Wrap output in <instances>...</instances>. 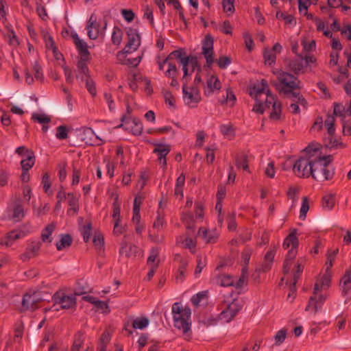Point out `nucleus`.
Instances as JSON below:
<instances>
[{"instance_id":"f257e3e1","label":"nucleus","mask_w":351,"mask_h":351,"mask_svg":"<svg viewBox=\"0 0 351 351\" xmlns=\"http://www.w3.org/2000/svg\"><path fill=\"white\" fill-rule=\"evenodd\" d=\"M315 162L311 164L313 169L311 176L318 182L330 180L334 176V169L331 165L333 157L331 155L321 156L320 152L316 149Z\"/></svg>"},{"instance_id":"f03ea898","label":"nucleus","mask_w":351,"mask_h":351,"mask_svg":"<svg viewBox=\"0 0 351 351\" xmlns=\"http://www.w3.org/2000/svg\"><path fill=\"white\" fill-rule=\"evenodd\" d=\"M172 315L174 326L181 330L186 337L191 335V311L189 307H184L181 303L175 302L172 306Z\"/></svg>"},{"instance_id":"7ed1b4c3","label":"nucleus","mask_w":351,"mask_h":351,"mask_svg":"<svg viewBox=\"0 0 351 351\" xmlns=\"http://www.w3.org/2000/svg\"><path fill=\"white\" fill-rule=\"evenodd\" d=\"M169 60L174 62L177 60L180 62L182 66V71L184 72L183 78H185L188 75H191L196 69L198 71H200V66L198 64L197 58L192 56H186V53L183 49H180L172 51L167 58H165L166 62Z\"/></svg>"},{"instance_id":"20e7f679","label":"nucleus","mask_w":351,"mask_h":351,"mask_svg":"<svg viewBox=\"0 0 351 351\" xmlns=\"http://www.w3.org/2000/svg\"><path fill=\"white\" fill-rule=\"evenodd\" d=\"M304 155L300 157L293 166L294 174L298 178H309L312 174L313 167L311 164L315 162L316 157V149L311 150L308 147L304 149Z\"/></svg>"},{"instance_id":"39448f33","label":"nucleus","mask_w":351,"mask_h":351,"mask_svg":"<svg viewBox=\"0 0 351 351\" xmlns=\"http://www.w3.org/2000/svg\"><path fill=\"white\" fill-rule=\"evenodd\" d=\"M249 94L256 101V104L254 106L252 110L256 113L263 114L264 102H263V97H265V99L267 95H271L267 80L263 79L261 82L254 84L250 88Z\"/></svg>"},{"instance_id":"423d86ee","label":"nucleus","mask_w":351,"mask_h":351,"mask_svg":"<svg viewBox=\"0 0 351 351\" xmlns=\"http://www.w3.org/2000/svg\"><path fill=\"white\" fill-rule=\"evenodd\" d=\"M84 292L75 291L73 295H65L62 292H56L52 297L53 304L50 308H45V311H58L62 309H69L76 305V295H82Z\"/></svg>"},{"instance_id":"0eeeda50","label":"nucleus","mask_w":351,"mask_h":351,"mask_svg":"<svg viewBox=\"0 0 351 351\" xmlns=\"http://www.w3.org/2000/svg\"><path fill=\"white\" fill-rule=\"evenodd\" d=\"M277 78L279 82L280 92L285 95H291L293 92L301 88L300 80L288 72H278Z\"/></svg>"},{"instance_id":"6e6552de","label":"nucleus","mask_w":351,"mask_h":351,"mask_svg":"<svg viewBox=\"0 0 351 351\" xmlns=\"http://www.w3.org/2000/svg\"><path fill=\"white\" fill-rule=\"evenodd\" d=\"M265 109L271 110L269 119L274 121L282 119V105L274 95H267L264 101V111Z\"/></svg>"},{"instance_id":"1a4fd4ad","label":"nucleus","mask_w":351,"mask_h":351,"mask_svg":"<svg viewBox=\"0 0 351 351\" xmlns=\"http://www.w3.org/2000/svg\"><path fill=\"white\" fill-rule=\"evenodd\" d=\"M157 64L158 66V69L160 71H163L165 69V66H167V69L164 71V74L168 78L171 79V86H176L178 85V82L176 79V76L178 73V70L177 69L176 63L174 61L169 60L168 62L165 61V58L161 59L160 57L157 58Z\"/></svg>"},{"instance_id":"9d476101","label":"nucleus","mask_w":351,"mask_h":351,"mask_svg":"<svg viewBox=\"0 0 351 351\" xmlns=\"http://www.w3.org/2000/svg\"><path fill=\"white\" fill-rule=\"evenodd\" d=\"M319 290V282H315L314 286V291L313 295L310 298L308 304L306 307V311L311 308L314 313H316L319 309L322 308V306L325 302L327 295L326 294L320 293Z\"/></svg>"},{"instance_id":"9b49d317","label":"nucleus","mask_w":351,"mask_h":351,"mask_svg":"<svg viewBox=\"0 0 351 351\" xmlns=\"http://www.w3.org/2000/svg\"><path fill=\"white\" fill-rule=\"evenodd\" d=\"M43 300L39 293L29 292L24 294L21 302V311H34L38 308L40 302Z\"/></svg>"},{"instance_id":"f8f14e48","label":"nucleus","mask_w":351,"mask_h":351,"mask_svg":"<svg viewBox=\"0 0 351 351\" xmlns=\"http://www.w3.org/2000/svg\"><path fill=\"white\" fill-rule=\"evenodd\" d=\"M183 99L185 104L190 107H196L201 101V96L197 88L188 87L186 84L182 87Z\"/></svg>"},{"instance_id":"ddd939ff","label":"nucleus","mask_w":351,"mask_h":351,"mask_svg":"<svg viewBox=\"0 0 351 351\" xmlns=\"http://www.w3.org/2000/svg\"><path fill=\"white\" fill-rule=\"evenodd\" d=\"M128 42L123 49V53H130L136 51L140 45V36L135 29L130 28L127 31Z\"/></svg>"},{"instance_id":"4468645a","label":"nucleus","mask_w":351,"mask_h":351,"mask_svg":"<svg viewBox=\"0 0 351 351\" xmlns=\"http://www.w3.org/2000/svg\"><path fill=\"white\" fill-rule=\"evenodd\" d=\"M194 232H189V234L186 232L184 235L180 236L177 239V243L182 245L183 247L189 249L190 252L194 254L196 251L197 241L196 238L193 237L192 235Z\"/></svg>"},{"instance_id":"2eb2a0df","label":"nucleus","mask_w":351,"mask_h":351,"mask_svg":"<svg viewBox=\"0 0 351 351\" xmlns=\"http://www.w3.org/2000/svg\"><path fill=\"white\" fill-rule=\"evenodd\" d=\"M239 311L237 302H232L219 314V319L226 323L230 322Z\"/></svg>"},{"instance_id":"dca6fc26","label":"nucleus","mask_w":351,"mask_h":351,"mask_svg":"<svg viewBox=\"0 0 351 351\" xmlns=\"http://www.w3.org/2000/svg\"><path fill=\"white\" fill-rule=\"evenodd\" d=\"M287 66L295 75L304 73L306 67L304 63L303 55L298 54L296 58L289 60Z\"/></svg>"},{"instance_id":"f3484780","label":"nucleus","mask_w":351,"mask_h":351,"mask_svg":"<svg viewBox=\"0 0 351 351\" xmlns=\"http://www.w3.org/2000/svg\"><path fill=\"white\" fill-rule=\"evenodd\" d=\"M202 53L208 66L213 63V39L209 36H206L203 41Z\"/></svg>"},{"instance_id":"a211bd4d","label":"nucleus","mask_w":351,"mask_h":351,"mask_svg":"<svg viewBox=\"0 0 351 351\" xmlns=\"http://www.w3.org/2000/svg\"><path fill=\"white\" fill-rule=\"evenodd\" d=\"M171 147L169 145L158 143L155 145L153 152L158 156V160L162 165L163 169L167 167L166 156L170 152Z\"/></svg>"},{"instance_id":"6ab92c4d","label":"nucleus","mask_w":351,"mask_h":351,"mask_svg":"<svg viewBox=\"0 0 351 351\" xmlns=\"http://www.w3.org/2000/svg\"><path fill=\"white\" fill-rule=\"evenodd\" d=\"M86 29L88 31V36L91 40L97 39L99 34H101L99 24L97 22V19L94 14L90 15L88 21Z\"/></svg>"},{"instance_id":"aec40b11","label":"nucleus","mask_w":351,"mask_h":351,"mask_svg":"<svg viewBox=\"0 0 351 351\" xmlns=\"http://www.w3.org/2000/svg\"><path fill=\"white\" fill-rule=\"evenodd\" d=\"M221 87V82L219 78L216 75H212L209 76L206 80V86L204 89V94L206 96H210L215 91L219 90Z\"/></svg>"},{"instance_id":"412c9836","label":"nucleus","mask_w":351,"mask_h":351,"mask_svg":"<svg viewBox=\"0 0 351 351\" xmlns=\"http://www.w3.org/2000/svg\"><path fill=\"white\" fill-rule=\"evenodd\" d=\"M40 248V243L39 241H32L28 245L25 252L21 255V259L25 262L36 256Z\"/></svg>"},{"instance_id":"4be33fe9","label":"nucleus","mask_w":351,"mask_h":351,"mask_svg":"<svg viewBox=\"0 0 351 351\" xmlns=\"http://www.w3.org/2000/svg\"><path fill=\"white\" fill-rule=\"evenodd\" d=\"M90 56H79L77 62V69L79 74H77V77H80L82 80H84V77L89 75L87 62L90 60Z\"/></svg>"},{"instance_id":"5701e85b","label":"nucleus","mask_w":351,"mask_h":351,"mask_svg":"<svg viewBox=\"0 0 351 351\" xmlns=\"http://www.w3.org/2000/svg\"><path fill=\"white\" fill-rule=\"evenodd\" d=\"M181 220L182 223L184 224L187 232L189 234V232H195V217H194L193 215L191 212H186L183 213L181 217Z\"/></svg>"},{"instance_id":"b1692460","label":"nucleus","mask_w":351,"mask_h":351,"mask_svg":"<svg viewBox=\"0 0 351 351\" xmlns=\"http://www.w3.org/2000/svg\"><path fill=\"white\" fill-rule=\"evenodd\" d=\"M72 38L78 51L79 56H90L86 43L81 40L77 34H72Z\"/></svg>"},{"instance_id":"393cba45","label":"nucleus","mask_w":351,"mask_h":351,"mask_svg":"<svg viewBox=\"0 0 351 351\" xmlns=\"http://www.w3.org/2000/svg\"><path fill=\"white\" fill-rule=\"evenodd\" d=\"M24 236V234L18 230L10 232L5 237L0 239V244L5 246H10L14 241Z\"/></svg>"},{"instance_id":"a878e982","label":"nucleus","mask_w":351,"mask_h":351,"mask_svg":"<svg viewBox=\"0 0 351 351\" xmlns=\"http://www.w3.org/2000/svg\"><path fill=\"white\" fill-rule=\"evenodd\" d=\"M68 204L69 208L67 210V214L70 215H75L79 210V198L77 197L73 193H67Z\"/></svg>"},{"instance_id":"bb28decb","label":"nucleus","mask_w":351,"mask_h":351,"mask_svg":"<svg viewBox=\"0 0 351 351\" xmlns=\"http://www.w3.org/2000/svg\"><path fill=\"white\" fill-rule=\"evenodd\" d=\"M198 234L200 235L206 243H214L218 239V233L215 230H208L200 228L198 230Z\"/></svg>"},{"instance_id":"cd10ccee","label":"nucleus","mask_w":351,"mask_h":351,"mask_svg":"<svg viewBox=\"0 0 351 351\" xmlns=\"http://www.w3.org/2000/svg\"><path fill=\"white\" fill-rule=\"evenodd\" d=\"M138 251V247L132 243H128L124 241L121 243V247L119 250V253L121 255H125L127 257L135 256Z\"/></svg>"},{"instance_id":"c85d7f7f","label":"nucleus","mask_w":351,"mask_h":351,"mask_svg":"<svg viewBox=\"0 0 351 351\" xmlns=\"http://www.w3.org/2000/svg\"><path fill=\"white\" fill-rule=\"evenodd\" d=\"M21 161L23 170L29 171L35 163V156L31 149L26 150L25 157Z\"/></svg>"},{"instance_id":"c756f323","label":"nucleus","mask_w":351,"mask_h":351,"mask_svg":"<svg viewBox=\"0 0 351 351\" xmlns=\"http://www.w3.org/2000/svg\"><path fill=\"white\" fill-rule=\"evenodd\" d=\"M126 130H130L134 135H140L142 133L143 127L142 122L138 119H132L127 122Z\"/></svg>"},{"instance_id":"7c9ffc66","label":"nucleus","mask_w":351,"mask_h":351,"mask_svg":"<svg viewBox=\"0 0 351 351\" xmlns=\"http://www.w3.org/2000/svg\"><path fill=\"white\" fill-rule=\"evenodd\" d=\"M219 320V315L214 316L210 313H206L199 317V322L207 327L216 325Z\"/></svg>"},{"instance_id":"2f4dec72","label":"nucleus","mask_w":351,"mask_h":351,"mask_svg":"<svg viewBox=\"0 0 351 351\" xmlns=\"http://www.w3.org/2000/svg\"><path fill=\"white\" fill-rule=\"evenodd\" d=\"M298 246V239L296 237V231L291 232L285 239L283 242V247L288 249H297Z\"/></svg>"},{"instance_id":"473e14b6","label":"nucleus","mask_w":351,"mask_h":351,"mask_svg":"<svg viewBox=\"0 0 351 351\" xmlns=\"http://www.w3.org/2000/svg\"><path fill=\"white\" fill-rule=\"evenodd\" d=\"M333 107L334 114L337 117H340L341 119L342 122L344 121V119L346 117H349L348 109L346 108L342 104L334 103Z\"/></svg>"},{"instance_id":"72a5a7b5","label":"nucleus","mask_w":351,"mask_h":351,"mask_svg":"<svg viewBox=\"0 0 351 351\" xmlns=\"http://www.w3.org/2000/svg\"><path fill=\"white\" fill-rule=\"evenodd\" d=\"M297 254V249H290L287 255L286 260L284 262L283 269L285 273H288L291 269L292 261L294 260Z\"/></svg>"},{"instance_id":"f704fd0d","label":"nucleus","mask_w":351,"mask_h":351,"mask_svg":"<svg viewBox=\"0 0 351 351\" xmlns=\"http://www.w3.org/2000/svg\"><path fill=\"white\" fill-rule=\"evenodd\" d=\"M84 335L79 331L75 335L73 338V345L71 348V351H80L84 341Z\"/></svg>"},{"instance_id":"c9c22d12","label":"nucleus","mask_w":351,"mask_h":351,"mask_svg":"<svg viewBox=\"0 0 351 351\" xmlns=\"http://www.w3.org/2000/svg\"><path fill=\"white\" fill-rule=\"evenodd\" d=\"M110 335L108 332L105 331L101 336L97 351H107L106 346L110 341Z\"/></svg>"},{"instance_id":"e433bc0d","label":"nucleus","mask_w":351,"mask_h":351,"mask_svg":"<svg viewBox=\"0 0 351 351\" xmlns=\"http://www.w3.org/2000/svg\"><path fill=\"white\" fill-rule=\"evenodd\" d=\"M73 239L69 234H62L60 241L56 243V248L60 251L66 247H69L72 244Z\"/></svg>"},{"instance_id":"4c0bfd02","label":"nucleus","mask_w":351,"mask_h":351,"mask_svg":"<svg viewBox=\"0 0 351 351\" xmlns=\"http://www.w3.org/2000/svg\"><path fill=\"white\" fill-rule=\"evenodd\" d=\"M335 204V197L333 194H326L322 197V206L324 209L331 210Z\"/></svg>"},{"instance_id":"58836bf2","label":"nucleus","mask_w":351,"mask_h":351,"mask_svg":"<svg viewBox=\"0 0 351 351\" xmlns=\"http://www.w3.org/2000/svg\"><path fill=\"white\" fill-rule=\"evenodd\" d=\"M326 146L330 149H343L346 147V145L341 141L339 139L335 138L333 136H330L328 142L326 143Z\"/></svg>"},{"instance_id":"ea45409f","label":"nucleus","mask_w":351,"mask_h":351,"mask_svg":"<svg viewBox=\"0 0 351 351\" xmlns=\"http://www.w3.org/2000/svg\"><path fill=\"white\" fill-rule=\"evenodd\" d=\"M217 283L221 287H229L234 285V280L231 276L223 274L217 277Z\"/></svg>"},{"instance_id":"a19ab883","label":"nucleus","mask_w":351,"mask_h":351,"mask_svg":"<svg viewBox=\"0 0 351 351\" xmlns=\"http://www.w3.org/2000/svg\"><path fill=\"white\" fill-rule=\"evenodd\" d=\"M236 166L238 169L249 171L248 158L246 155H241L236 158Z\"/></svg>"},{"instance_id":"79ce46f5","label":"nucleus","mask_w":351,"mask_h":351,"mask_svg":"<svg viewBox=\"0 0 351 351\" xmlns=\"http://www.w3.org/2000/svg\"><path fill=\"white\" fill-rule=\"evenodd\" d=\"M149 322V319L147 317H137L133 321L132 327L135 329L143 330L148 326Z\"/></svg>"},{"instance_id":"37998d69","label":"nucleus","mask_w":351,"mask_h":351,"mask_svg":"<svg viewBox=\"0 0 351 351\" xmlns=\"http://www.w3.org/2000/svg\"><path fill=\"white\" fill-rule=\"evenodd\" d=\"M325 126L327 128L329 136L334 134L335 128V117L333 115L328 114L324 121Z\"/></svg>"},{"instance_id":"c03bdc74","label":"nucleus","mask_w":351,"mask_h":351,"mask_svg":"<svg viewBox=\"0 0 351 351\" xmlns=\"http://www.w3.org/2000/svg\"><path fill=\"white\" fill-rule=\"evenodd\" d=\"M123 32L122 30L115 26L113 29L112 34V42L115 45H119L122 41Z\"/></svg>"},{"instance_id":"a18cd8bd","label":"nucleus","mask_w":351,"mask_h":351,"mask_svg":"<svg viewBox=\"0 0 351 351\" xmlns=\"http://www.w3.org/2000/svg\"><path fill=\"white\" fill-rule=\"evenodd\" d=\"M93 304L96 307L97 311H101L103 313L108 314L110 311L109 306L106 302H104L96 298Z\"/></svg>"},{"instance_id":"49530a36","label":"nucleus","mask_w":351,"mask_h":351,"mask_svg":"<svg viewBox=\"0 0 351 351\" xmlns=\"http://www.w3.org/2000/svg\"><path fill=\"white\" fill-rule=\"evenodd\" d=\"M316 282H319V290L327 289L330 285V275L328 271H326V274Z\"/></svg>"},{"instance_id":"de8ad7c7","label":"nucleus","mask_w":351,"mask_h":351,"mask_svg":"<svg viewBox=\"0 0 351 351\" xmlns=\"http://www.w3.org/2000/svg\"><path fill=\"white\" fill-rule=\"evenodd\" d=\"M263 57L265 63L268 65H271L276 60V53L272 50H270V49H265L264 50Z\"/></svg>"},{"instance_id":"09e8293b","label":"nucleus","mask_w":351,"mask_h":351,"mask_svg":"<svg viewBox=\"0 0 351 351\" xmlns=\"http://www.w3.org/2000/svg\"><path fill=\"white\" fill-rule=\"evenodd\" d=\"M55 229V226L52 223L47 225L42 231L41 239L43 242H46L49 241L51 242V240L49 239L50 236Z\"/></svg>"},{"instance_id":"8fccbe9b","label":"nucleus","mask_w":351,"mask_h":351,"mask_svg":"<svg viewBox=\"0 0 351 351\" xmlns=\"http://www.w3.org/2000/svg\"><path fill=\"white\" fill-rule=\"evenodd\" d=\"M24 217V208L21 204H17L13 208L12 218L20 221Z\"/></svg>"},{"instance_id":"3c124183","label":"nucleus","mask_w":351,"mask_h":351,"mask_svg":"<svg viewBox=\"0 0 351 351\" xmlns=\"http://www.w3.org/2000/svg\"><path fill=\"white\" fill-rule=\"evenodd\" d=\"M84 80H85L86 88H87L88 91L92 96H95L97 94V90L93 80L90 78L89 75H88V77H84Z\"/></svg>"},{"instance_id":"603ef678","label":"nucleus","mask_w":351,"mask_h":351,"mask_svg":"<svg viewBox=\"0 0 351 351\" xmlns=\"http://www.w3.org/2000/svg\"><path fill=\"white\" fill-rule=\"evenodd\" d=\"M159 254V249L158 247H152L150 250V254L147 258V265H153L154 263L157 261V263L158 264L159 260L157 259Z\"/></svg>"},{"instance_id":"864d4df0","label":"nucleus","mask_w":351,"mask_h":351,"mask_svg":"<svg viewBox=\"0 0 351 351\" xmlns=\"http://www.w3.org/2000/svg\"><path fill=\"white\" fill-rule=\"evenodd\" d=\"M8 6L6 0H0V21L5 23L7 21Z\"/></svg>"},{"instance_id":"5fc2aeb1","label":"nucleus","mask_w":351,"mask_h":351,"mask_svg":"<svg viewBox=\"0 0 351 351\" xmlns=\"http://www.w3.org/2000/svg\"><path fill=\"white\" fill-rule=\"evenodd\" d=\"M82 234L83 236V239L85 243H88L90 241L91 234H92V224L91 223H88L86 225L84 226L82 229Z\"/></svg>"},{"instance_id":"6e6d98bb","label":"nucleus","mask_w":351,"mask_h":351,"mask_svg":"<svg viewBox=\"0 0 351 351\" xmlns=\"http://www.w3.org/2000/svg\"><path fill=\"white\" fill-rule=\"evenodd\" d=\"M165 223V215L157 214V217L154 222L152 229L156 230V231L158 232L163 228Z\"/></svg>"},{"instance_id":"4d7b16f0","label":"nucleus","mask_w":351,"mask_h":351,"mask_svg":"<svg viewBox=\"0 0 351 351\" xmlns=\"http://www.w3.org/2000/svg\"><path fill=\"white\" fill-rule=\"evenodd\" d=\"M46 342H49V345L53 342H60V341H56L55 335L53 330H48L45 332L43 340L40 343V346H44Z\"/></svg>"},{"instance_id":"13d9d810","label":"nucleus","mask_w":351,"mask_h":351,"mask_svg":"<svg viewBox=\"0 0 351 351\" xmlns=\"http://www.w3.org/2000/svg\"><path fill=\"white\" fill-rule=\"evenodd\" d=\"M207 296V291H201L192 296L191 301L195 306H198L200 302L206 298Z\"/></svg>"},{"instance_id":"bf43d9fd","label":"nucleus","mask_w":351,"mask_h":351,"mask_svg":"<svg viewBox=\"0 0 351 351\" xmlns=\"http://www.w3.org/2000/svg\"><path fill=\"white\" fill-rule=\"evenodd\" d=\"M93 244L97 250H101L104 245V239L101 234L97 233L93 239Z\"/></svg>"},{"instance_id":"052dcab7","label":"nucleus","mask_w":351,"mask_h":351,"mask_svg":"<svg viewBox=\"0 0 351 351\" xmlns=\"http://www.w3.org/2000/svg\"><path fill=\"white\" fill-rule=\"evenodd\" d=\"M300 189L297 186H291L287 193V197L292 199L294 202L298 199V194L299 193Z\"/></svg>"},{"instance_id":"680f3d73","label":"nucleus","mask_w":351,"mask_h":351,"mask_svg":"<svg viewBox=\"0 0 351 351\" xmlns=\"http://www.w3.org/2000/svg\"><path fill=\"white\" fill-rule=\"evenodd\" d=\"M287 337V330L281 329L274 336L275 345L279 346L284 342Z\"/></svg>"},{"instance_id":"e2e57ef3","label":"nucleus","mask_w":351,"mask_h":351,"mask_svg":"<svg viewBox=\"0 0 351 351\" xmlns=\"http://www.w3.org/2000/svg\"><path fill=\"white\" fill-rule=\"evenodd\" d=\"M226 220L228 221V228L230 231H234L237 228V223L235 219V214L234 213H229L227 215Z\"/></svg>"},{"instance_id":"0e129e2a","label":"nucleus","mask_w":351,"mask_h":351,"mask_svg":"<svg viewBox=\"0 0 351 351\" xmlns=\"http://www.w3.org/2000/svg\"><path fill=\"white\" fill-rule=\"evenodd\" d=\"M197 264L194 274L196 276H197L202 272V269L206 266V258L202 257V256H197Z\"/></svg>"},{"instance_id":"69168bd1","label":"nucleus","mask_w":351,"mask_h":351,"mask_svg":"<svg viewBox=\"0 0 351 351\" xmlns=\"http://www.w3.org/2000/svg\"><path fill=\"white\" fill-rule=\"evenodd\" d=\"M7 38L8 40V43L10 45L17 46L19 44L18 38L15 34V32L12 29H8L7 33Z\"/></svg>"},{"instance_id":"338daca9","label":"nucleus","mask_w":351,"mask_h":351,"mask_svg":"<svg viewBox=\"0 0 351 351\" xmlns=\"http://www.w3.org/2000/svg\"><path fill=\"white\" fill-rule=\"evenodd\" d=\"M56 136L59 140H64L68 137V129L65 125H60L57 128Z\"/></svg>"},{"instance_id":"774afa93","label":"nucleus","mask_w":351,"mask_h":351,"mask_svg":"<svg viewBox=\"0 0 351 351\" xmlns=\"http://www.w3.org/2000/svg\"><path fill=\"white\" fill-rule=\"evenodd\" d=\"M48 351H68L61 342H53L48 347Z\"/></svg>"}]
</instances>
